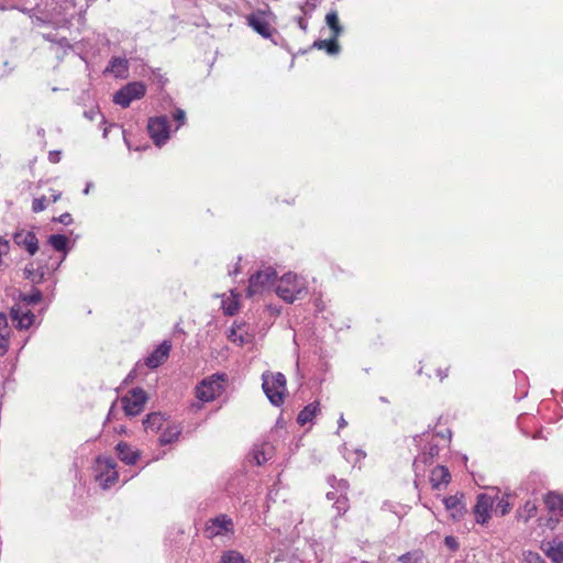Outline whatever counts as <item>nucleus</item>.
Masks as SVG:
<instances>
[{
    "label": "nucleus",
    "mask_w": 563,
    "mask_h": 563,
    "mask_svg": "<svg viewBox=\"0 0 563 563\" xmlns=\"http://www.w3.org/2000/svg\"><path fill=\"white\" fill-rule=\"evenodd\" d=\"M41 300H42V292L38 289H34L29 295H22L21 301L19 303L30 306V305L38 303Z\"/></svg>",
    "instance_id": "nucleus-34"
},
{
    "label": "nucleus",
    "mask_w": 563,
    "mask_h": 563,
    "mask_svg": "<svg viewBox=\"0 0 563 563\" xmlns=\"http://www.w3.org/2000/svg\"><path fill=\"white\" fill-rule=\"evenodd\" d=\"M229 339H230L233 343H235V344H238V345H240V346L244 345V344H245V342H246V340L243 338V335H242V334H239V333L236 332V330H235V329H233V328H232V329H231V331H230Z\"/></svg>",
    "instance_id": "nucleus-37"
},
{
    "label": "nucleus",
    "mask_w": 563,
    "mask_h": 563,
    "mask_svg": "<svg viewBox=\"0 0 563 563\" xmlns=\"http://www.w3.org/2000/svg\"><path fill=\"white\" fill-rule=\"evenodd\" d=\"M53 221L59 222L65 225H69L70 223H73V217L70 213L65 212L60 214L58 218H53Z\"/></svg>",
    "instance_id": "nucleus-40"
},
{
    "label": "nucleus",
    "mask_w": 563,
    "mask_h": 563,
    "mask_svg": "<svg viewBox=\"0 0 563 563\" xmlns=\"http://www.w3.org/2000/svg\"><path fill=\"white\" fill-rule=\"evenodd\" d=\"M147 399L148 397L146 391L140 387H136L122 396L120 401L124 413L129 417H135L144 410Z\"/></svg>",
    "instance_id": "nucleus-4"
},
{
    "label": "nucleus",
    "mask_w": 563,
    "mask_h": 563,
    "mask_svg": "<svg viewBox=\"0 0 563 563\" xmlns=\"http://www.w3.org/2000/svg\"><path fill=\"white\" fill-rule=\"evenodd\" d=\"M538 507L534 501L527 500L519 511V517L523 519L525 522L530 520L532 517L537 515Z\"/></svg>",
    "instance_id": "nucleus-30"
},
{
    "label": "nucleus",
    "mask_w": 563,
    "mask_h": 563,
    "mask_svg": "<svg viewBox=\"0 0 563 563\" xmlns=\"http://www.w3.org/2000/svg\"><path fill=\"white\" fill-rule=\"evenodd\" d=\"M146 93V86L141 81H132L123 86L113 95V102L128 108L134 100L142 99Z\"/></svg>",
    "instance_id": "nucleus-5"
},
{
    "label": "nucleus",
    "mask_w": 563,
    "mask_h": 563,
    "mask_svg": "<svg viewBox=\"0 0 563 563\" xmlns=\"http://www.w3.org/2000/svg\"><path fill=\"white\" fill-rule=\"evenodd\" d=\"M166 423V418L162 412H151L143 420L145 431L153 433L162 430Z\"/></svg>",
    "instance_id": "nucleus-19"
},
{
    "label": "nucleus",
    "mask_w": 563,
    "mask_h": 563,
    "mask_svg": "<svg viewBox=\"0 0 563 563\" xmlns=\"http://www.w3.org/2000/svg\"><path fill=\"white\" fill-rule=\"evenodd\" d=\"M445 510L449 512L450 518L454 521H460L467 512L464 503L463 494H455L443 498Z\"/></svg>",
    "instance_id": "nucleus-12"
},
{
    "label": "nucleus",
    "mask_w": 563,
    "mask_h": 563,
    "mask_svg": "<svg viewBox=\"0 0 563 563\" xmlns=\"http://www.w3.org/2000/svg\"><path fill=\"white\" fill-rule=\"evenodd\" d=\"M24 275L27 279H31L33 283H38L43 277L42 274L38 279L35 278L34 268L32 265L25 267Z\"/></svg>",
    "instance_id": "nucleus-41"
},
{
    "label": "nucleus",
    "mask_w": 563,
    "mask_h": 563,
    "mask_svg": "<svg viewBox=\"0 0 563 563\" xmlns=\"http://www.w3.org/2000/svg\"><path fill=\"white\" fill-rule=\"evenodd\" d=\"M496 500L497 497H493V494L490 493H482L477 495L476 504L473 508L476 523L485 526L489 522Z\"/></svg>",
    "instance_id": "nucleus-7"
},
{
    "label": "nucleus",
    "mask_w": 563,
    "mask_h": 563,
    "mask_svg": "<svg viewBox=\"0 0 563 563\" xmlns=\"http://www.w3.org/2000/svg\"><path fill=\"white\" fill-rule=\"evenodd\" d=\"M276 279V272L268 267L264 271H260L250 277V284L247 287V296L253 297L261 295L267 290Z\"/></svg>",
    "instance_id": "nucleus-8"
},
{
    "label": "nucleus",
    "mask_w": 563,
    "mask_h": 563,
    "mask_svg": "<svg viewBox=\"0 0 563 563\" xmlns=\"http://www.w3.org/2000/svg\"><path fill=\"white\" fill-rule=\"evenodd\" d=\"M525 563H544V560L537 552H528L525 554Z\"/></svg>",
    "instance_id": "nucleus-38"
},
{
    "label": "nucleus",
    "mask_w": 563,
    "mask_h": 563,
    "mask_svg": "<svg viewBox=\"0 0 563 563\" xmlns=\"http://www.w3.org/2000/svg\"><path fill=\"white\" fill-rule=\"evenodd\" d=\"M172 343L167 340L163 341L146 358L145 365L151 368H157L164 364L170 353Z\"/></svg>",
    "instance_id": "nucleus-14"
},
{
    "label": "nucleus",
    "mask_w": 563,
    "mask_h": 563,
    "mask_svg": "<svg viewBox=\"0 0 563 563\" xmlns=\"http://www.w3.org/2000/svg\"><path fill=\"white\" fill-rule=\"evenodd\" d=\"M331 495H332L331 493H328V494H327V497H328L329 499H332V496H331Z\"/></svg>",
    "instance_id": "nucleus-46"
},
{
    "label": "nucleus",
    "mask_w": 563,
    "mask_h": 563,
    "mask_svg": "<svg viewBox=\"0 0 563 563\" xmlns=\"http://www.w3.org/2000/svg\"><path fill=\"white\" fill-rule=\"evenodd\" d=\"M97 470L99 472L97 479L103 488H108L118 482L117 463L112 457H98Z\"/></svg>",
    "instance_id": "nucleus-9"
},
{
    "label": "nucleus",
    "mask_w": 563,
    "mask_h": 563,
    "mask_svg": "<svg viewBox=\"0 0 563 563\" xmlns=\"http://www.w3.org/2000/svg\"><path fill=\"white\" fill-rule=\"evenodd\" d=\"M62 197V192L55 189L49 190L48 196H42L38 198H34L32 201V211L37 213L43 211L48 205L55 203Z\"/></svg>",
    "instance_id": "nucleus-20"
},
{
    "label": "nucleus",
    "mask_w": 563,
    "mask_h": 563,
    "mask_svg": "<svg viewBox=\"0 0 563 563\" xmlns=\"http://www.w3.org/2000/svg\"><path fill=\"white\" fill-rule=\"evenodd\" d=\"M493 497H497V500L494 506L495 512L499 514L500 516H506L507 514L510 512L512 505L509 501V495H500L499 492H496L493 494Z\"/></svg>",
    "instance_id": "nucleus-26"
},
{
    "label": "nucleus",
    "mask_w": 563,
    "mask_h": 563,
    "mask_svg": "<svg viewBox=\"0 0 563 563\" xmlns=\"http://www.w3.org/2000/svg\"><path fill=\"white\" fill-rule=\"evenodd\" d=\"M450 364L441 357H428L421 362L419 373L426 375L430 379L442 382L448 377Z\"/></svg>",
    "instance_id": "nucleus-6"
},
{
    "label": "nucleus",
    "mask_w": 563,
    "mask_h": 563,
    "mask_svg": "<svg viewBox=\"0 0 563 563\" xmlns=\"http://www.w3.org/2000/svg\"><path fill=\"white\" fill-rule=\"evenodd\" d=\"M325 21L332 31V35H334V37H339L342 32V27L340 25L336 12H329L325 16Z\"/></svg>",
    "instance_id": "nucleus-31"
},
{
    "label": "nucleus",
    "mask_w": 563,
    "mask_h": 563,
    "mask_svg": "<svg viewBox=\"0 0 563 563\" xmlns=\"http://www.w3.org/2000/svg\"><path fill=\"white\" fill-rule=\"evenodd\" d=\"M451 482V474L448 467L443 465L435 466L430 473V483L433 489H441Z\"/></svg>",
    "instance_id": "nucleus-16"
},
{
    "label": "nucleus",
    "mask_w": 563,
    "mask_h": 563,
    "mask_svg": "<svg viewBox=\"0 0 563 563\" xmlns=\"http://www.w3.org/2000/svg\"><path fill=\"white\" fill-rule=\"evenodd\" d=\"M162 430L163 432L159 437L161 445H167L176 442L181 434V427L175 422L167 421Z\"/></svg>",
    "instance_id": "nucleus-18"
},
{
    "label": "nucleus",
    "mask_w": 563,
    "mask_h": 563,
    "mask_svg": "<svg viewBox=\"0 0 563 563\" xmlns=\"http://www.w3.org/2000/svg\"><path fill=\"white\" fill-rule=\"evenodd\" d=\"M129 70V62L126 58L112 57L106 71L113 73L115 77L125 78Z\"/></svg>",
    "instance_id": "nucleus-24"
},
{
    "label": "nucleus",
    "mask_w": 563,
    "mask_h": 563,
    "mask_svg": "<svg viewBox=\"0 0 563 563\" xmlns=\"http://www.w3.org/2000/svg\"><path fill=\"white\" fill-rule=\"evenodd\" d=\"M423 559V552L421 550H415L407 552L398 558L401 563H420Z\"/></svg>",
    "instance_id": "nucleus-33"
},
{
    "label": "nucleus",
    "mask_w": 563,
    "mask_h": 563,
    "mask_svg": "<svg viewBox=\"0 0 563 563\" xmlns=\"http://www.w3.org/2000/svg\"><path fill=\"white\" fill-rule=\"evenodd\" d=\"M334 508L339 515L345 514L350 508L349 498L346 496H340L334 503Z\"/></svg>",
    "instance_id": "nucleus-35"
},
{
    "label": "nucleus",
    "mask_w": 563,
    "mask_h": 563,
    "mask_svg": "<svg viewBox=\"0 0 563 563\" xmlns=\"http://www.w3.org/2000/svg\"><path fill=\"white\" fill-rule=\"evenodd\" d=\"M320 410L319 402H311L307 405L298 415L297 422L300 426H305L306 423L312 421L316 417L317 412Z\"/></svg>",
    "instance_id": "nucleus-25"
},
{
    "label": "nucleus",
    "mask_w": 563,
    "mask_h": 563,
    "mask_svg": "<svg viewBox=\"0 0 563 563\" xmlns=\"http://www.w3.org/2000/svg\"><path fill=\"white\" fill-rule=\"evenodd\" d=\"M147 132L154 144L162 146L169 139V126L167 118L154 117L148 119Z\"/></svg>",
    "instance_id": "nucleus-10"
},
{
    "label": "nucleus",
    "mask_w": 563,
    "mask_h": 563,
    "mask_svg": "<svg viewBox=\"0 0 563 563\" xmlns=\"http://www.w3.org/2000/svg\"><path fill=\"white\" fill-rule=\"evenodd\" d=\"M262 387L272 402V405L279 407L284 404L287 395V380L284 374L279 372L266 371L262 374Z\"/></svg>",
    "instance_id": "nucleus-1"
},
{
    "label": "nucleus",
    "mask_w": 563,
    "mask_h": 563,
    "mask_svg": "<svg viewBox=\"0 0 563 563\" xmlns=\"http://www.w3.org/2000/svg\"><path fill=\"white\" fill-rule=\"evenodd\" d=\"M306 287L301 278L294 273L285 274L276 286V294L287 302H294L305 292Z\"/></svg>",
    "instance_id": "nucleus-3"
},
{
    "label": "nucleus",
    "mask_w": 563,
    "mask_h": 563,
    "mask_svg": "<svg viewBox=\"0 0 563 563\" xmlns=\"http://www.w3.org/2000/svg\"><path fill=\"white\" fill-rule=\"evenodd\" d=\"M48 161L53 164H57L60 161V152L58 151H51L48 153Z\"/></svg>",
    "instance_id": "nucleus-42"
},
{
    "label": "nucleus",
    "mask_w": 563,
    "mask_h": 563,
    "mask_svg": "<svg viewBox=\"0 0 563 563\" xmlns=\"http://www.w3.org/2000/svg\"><path fill=\"white\" fill-rule=\"evenodd\" d=\"M10 314L13 321H16L19 329H29L35 321V314L29 309V306L22 303L14 305Z\"/></svg>",
    "instance_id": "nucleus-13"
},
{
    "label": "nucleus",
    "mask_w": 563,
    "mask_h": 563,
    "mask_svg": "<svg viewBox=\"0 0 563 563\" xmlns=\"http://www.w3.org/2000/svg\"><path fill=\"white\" fill-rule=\"evenodd\" d=\"M444 543H445L450 549H452V550H456V549H457V545H459V544H457V541L455 540V538H454V537H451V536L445 537V539H444Z\"/></svg>",
    "instance_id": "nucleus-43"
},
{
    "label": "nucleus",
    "mask_w": 563,
    "mask_h": 563,
    "mask_svg": "<svg viewBox=\"0 0 563 563\" xmlns=\"http://www.w3.org/2000/svg\"><path fill=\"white\" fill-rule=\"evenodd\" d=\"M341 486L344 488V489H347L349 487V483L346 481H341Z\"/></svg>",
    "instance_id": "nucleus-45"
},
{
    "label": "nucleus",
    "mask_w": 563,
    "mask_h": 563,
    "mask_svg": "<svg viewBox=\"0 0 563 563\" xmlns=\"http://www.w3.org/2000/svg\"><path fill=\"white\" fill-rule=\"evenodd\" d=\"M227 533H233V521L227 515H219L206 522L205 536L208 539H213Z\"/></svg>",
    "instance_id": "nucleus-11"
},
{
    "label": "nucleus",
    "mask_w": 563,
    "mask_h": 563,
    "mask_svg": "<svg viewBox=\"0 0 563 563\" xmlns=\"http://www.w3.org/2000/svg\"><path fill=\"white\" fill-rule=\"evenodd\" d=\"M220 563H250L243 555L234 550L225 551L221 556Z\"/></svg>",
    "instance_id": "nucleus-32"
},
{
    "label": "nucleus",
    "mask_w": 563,
    "mask_h": 563,
    "mask_svg": "<svg viewBox=\"0 0 563 563\" xmlns=\"http://www.w3.org/2000/svg\"><path fill=\"white\" fill-rule=\"evenodd\" d=\"M543 551L554 563H563V541L547 542L543 545Z\"/></svg>",
    "instance_id": "nucleus-23"
},
{
    "label": "nucleus",
    "mask_w": 563,
    "mask_h": 563,
    "mask_svg": "<svg viewBox=\"0 0 563 563\" xmlns=\"http://www.w3.org/2000/svg\"><path fill=\"white\" fill-rule=\"evenodd\" d=\"M115 451L118 457L128 465H134L140 457V452L133 450L126 442H119L115 446Z\"/></svg>",
    "instance_id": "nucleus-17"
},
{
    "label": "nucleus",
    "mask_w": 563,
    "mask_h": 563,
    "mask_svg": "<svg viewBox=\"0 0 563 563\" xmlns=\"http://www.w3.org/2000/svg\"><path fill=\"white\" fill-rule=\"evenodd\" d=\"M223 310H224V313L227 316H233L238 312L239 310V305H238V301L235 299L231 300L230 302L228 303H224L223 306Z\"/></svg>",
    "instance_id": "nucleus-36"
},
{
    "label": "nucleus",
    "mask_w": 563,
    "mask_h": 563,
    "mask_svg": "<svg viewBox=\"0 0 563 563\" xmlns=\"http://www.w3.org/2000/svg\"><path fill=\"white\" fill-rule=\"evenodd\" d=\"M544 504L551 511L563 512V496L558 493H548L544 496Z\"/></svg>",
    "instance_id": "nucleus-27"
},
{
    "label": "nucleus",
    "mask_w": 563,
    "mask_h": 563,
    "mask_svg": "<svg viewBox=\"0 0 563 563\" xmlns=\"http://www.w3.org/2000/svg\"><path fill=\"white\" fill-rule=\"evenodd\" d=\"M313 46L318 47L319 49H324L330 55H335L340 51L338 37H334V35H332L330 40H321L314 42Z\"/></svg>",
    "instance_id": "nucleus-28"
},
{
    "label": "nucleus",
    "mask_w": 563,
    "mask_h": 563,
    "mask_svg": "<svg viewBox=\"0 0 563 563\" xmlns=\"http://www.w3.org/2000/svg\"><path fill=\"white\" fill-rule=\"evenodd\" d=\"M174 120L178 123L177 128L181 126L186 121V113L181 109H176L173 113Z\"/></svg>",
    "instance_id": "nucleus-39"
},
{
    "label": "nucleus",
    "mask_w": 563,
    "mask_h": 563,
    "mask_svg": "<svg viewBox=\"0 0 563 563\" xmlns=\"http://www.w3.org/2000/svg\"><path fill=\"white\" fill-rule=\"evenodd\" d=\"M345 426H346V421L344 420L343 417H341L339 420V428H344Z\"/></svg>",
    "instance_id": "nucleus-44"
},
{
    "label": "nucleus",
    "mask_w": 563,
    "mask_h": 563,
    "mask_svg": "<svg viewBox=\"0 0 563 563\" xmlns=\"http://www.w3.org/2000/svg\"><path fill=\"white\" fill-rule=\"evenodd\" d=\"M247 25L251 26L256 33L265 38H271L273 30L269 23L263 18L261 13H252L246 16Z\"/></svg>",
    "instance_id": "nucleus-15"
},
{
    "label": "nucleus",
    "mask_w": 563,
    "mask_h": 563,
    "mask_svg": "<svg viewBox=\"0 0 563 563\" xmlns=\"http://www.w3.org/2000/svg\"><path fill=\"white\" fill-rule=\"evenodd\" d=\"M14 240L18 244L23 245L31 255H34L38 250V241L33 232L16 234Z\"/></svg>",
    "instance_id": "nucleus-21"
},
{
    "label": "nucleus",
    "mask_w": 563,
    "mask_h": 563,
    "mask_svg": "<svg viewBox=\"0 0 563 563\" xmlns=\"http://www.w3.org/2000/svg\"><path fill=\"white\" fill-rule=\"evenodd\" d=\"M228 382V375L216 373L202 379L196 387V397L205 402L214 400L224 391Z\"/></svg>",
    "instance_id": "nucleus-2"
},
{
    "label": "nucleus",
    "mask_w": 563,
    "mask_h": 563,
    "mask_svg": "<svg viewBox=\"0 0 563 563\" xmlns=\"http://www.w3.org/2000/svg\"><path fill=\"white\" fill-rule=\"evenodd\" d=\"M11 329L8 318L4 313H0V356L4 355L9 349Z\"/></svg>",
    "instance_id": "nucleus-22"
},
{
    "label": "nucleus",
    "mask_w": 563,
    "mask_h": 563,
    "mask_svg": "<svg viewBox=\"0 0 563 563\" xmlns=\"http://www.w3.org/2000/svg\"><path fill=\"white\" fill-rule=\"evenodd\" d=\"M49 244L54 250L58 252H65L69 242V239L63 234H53L48 239Z\"/></svg>",
    "instance_id": "nucleus-29"
}]
</instances>
